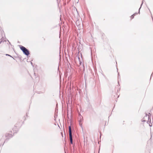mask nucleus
<instances>
[{"mask_svg":"<svg viewBox=\"0 0 153 153\" xmlns=\"http://www.w3.org/2000/svg\"><path fill=\"white\" fill-rule=\"evenodd\" d=\"M20 48L26 55L28 56L29 54L30 53L29 51L24 47L21 46Z\"/></svg>","mask_w":153,"mask_h":153,"instance_id":"obj_1","label":"nucleus"},{"mask_svg":"<svg viewBox=\"0 0 153 153\" xmlns=\"http://www.w3.org/2000/svg\"><path fill=\"white\" fill-rule=\"evenodd\" d=\"M69 137L70 139V142L71 144L72 143V132L71 130V126H69Z\"/></svg>","mask_w":153,"mask_h":153,"instance_id":"obj_2","label":"nucleus"},{"mask_svg":"<svg viewBox=\"0 0 153 153\" xmlns=\"http://www.w3.org/2000/svg\"><path fill=\"white\" fill-rule=\"evenodd\" d=\"M16 128L15 127L12 129V130L10 131V132L12 133L13 135L15 133L17 132Z\"/></svg>","mask_w":153,"mask_h":153,"instance_id":"obj_3","label":"nucleus"},{"mask_svg":"<svg viewBox=\"0 0 153 153\" xmlns=\"http://www.w3.org/2000/svg\"><path fill=\"white\" fill-rule=\"evenodd\" d=\"M16 128L15 127L12 129V130L10 131V132L12 133L13 135L15 133L17 132Z\"/></svg>","mask_w":153,"mask_h":153,"instance_id":"obj_4","label":"nucleus"},{"mask_svg":"<svg viewBox=\"0 0 153 153\" xmlns=\"http://www.w3.org/2000/svg\"><path fill=\"white\" fill-rule=\"evenodd\" d=\"M13 135L12 133L9 132V133L6 135V137H7V139H9V137H12Z\"/></svg>","mask_w":153,"mask_h":153,"instance_id":"obj_5","label":"nucleus"},{"mask_svg":"<svg viewBox=\"0 0 153 153\" xmlns=\"http://www.w3.org/2000/svg\"><path fill=\"white\" fill-rule=\"evenodd\" d=\"M134 15H135V14H133V15H131V19H133V18H134Z\"/></svg>","mask_w":153,"mask_h":153,"instance_id":"obj_6","label":"nucleus"}]
</instances>
